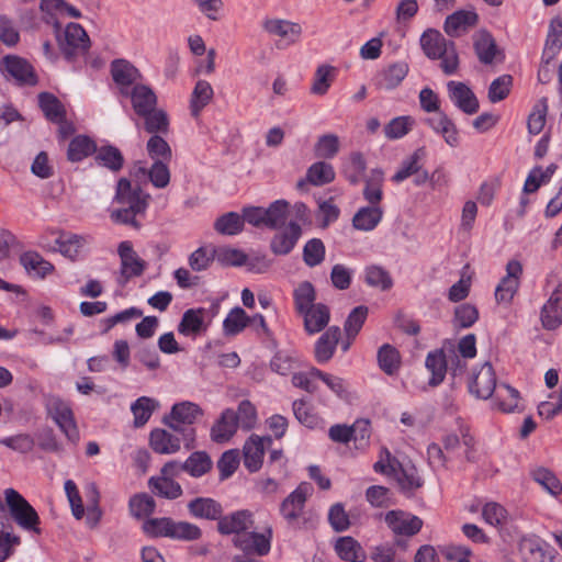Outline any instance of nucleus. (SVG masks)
I'll return each instance as SVG.
<instances>
[{"label":"nucleus","instance_id":"obj_11","mask_svg":"<svg viewBox=\"0 0 562 562\" xmlns=\"http://www.w3.org/2000/svg\"><path fill=\"white\" fill-rule=\"evenodd\" d=\"M110 72L122 97H127L128 90L142 79L140 71L126 59H114L110 65Z\"/></svg>","mask_w":562,"mask_h":562},{"label":"nucleus","instance_id":"obj_33","mask_svg":"<svg viewBox=\"0 0 562 562\" xmlns=\"http://www.w3.org/2000/svg\"><path fill=\"white\" fill-rule=\"evenodd\" d=\"M562 48V20L553 18L549 24V31L542 52V61L549 65Z\"/></svg>","mask_w":562,"mask_h":562},{"label":"nucleus","instance_id":"obj_61","mask_svg":"<svg viewBox=\"0 0 562 562\" xmlns=\"http://www.w3.org/2000/svg\"><path fill=\"white\" fill-rule=\"evenodd\" d=\"M131 515L136 518H143L151 515L155 512V499L148 494H136L128 503Z\"/></svg>","mask_w":562,"mask_h":562},{"label":"nucleus","instance_id":"obj_51","mask_svg":"<svg viewBox=\"0 0 562 562\" xmlns=\"http://www.w3.org/2000/svg\"><path fill=\"white\" fill-rule=\"evenodd\" d=\"M243 228V215L236 212H228L220 216L214 223V229L222 235H237Z\"/></svg>","mask_w":562,"mask_h":562},{"label":"nucleus","instance_id":"obj_20","mask_svg":"<svg viewBox=\"0 0 562 562\" xmlns=\"http://www.w3.org/2000/svg\"><path fill=\"white\" fill-rule=\"evenodd\" d=\"M272 439L270 436L260 437L258 435H251L245 442L244 452V465L250 472H257L263 461L265 456V443L270 445Z\"/></svg>","mask_w":562,"mask_h":562},{"label":"nucleus","instance_id":"obj_16","mask_svg":"<svg viewBox=\"0 0 562 562\" xmlns=\"http://www.w3.org/2000/svg\"><path fill=\"white\" fill-rule=\"evenodd\" d=\"M254 526V515L250 510L241 509L232 514L221 516L217 521V530L221 535H235L236 537L247 533Z\"/></svg>","mask_w":562,"mask_h":562},{"label":"nucleus","instance_id":"obj_19","mask_svg":"<svg viewBox=\"0 0 562 562\" xmlns=\"http://www.w3.org/2000/svg\"><path fill=\"white\" fill-rule=\"evenodd\" d=\"M496 387V375L490 362L482 364L470 381V392L477 398L487 400L492 396Z\"/></svg>","mask_w":562,"mask_h":562},{"label":"nucleus","instance_id":"obj_46","mask_svg":"<svg viewBox=\"0 0 562 562\" xmlns=\"http://www.w3.org/2000/svg\"><path fill=\"white\" fill-rule=\"evenodd\" d=\"M38 103L45 116L52 122L65 120V109L61 102L52 93L42 92L38 94Z\"/></svg>","mask_w":562,"mask_h":562},{"label":"nucleus","instance_id":"obj_63","mask_svg":"<svg viewBox=\"0 0 562 562\" xmlns=\"http://www.w3.org/2000/svg\"><path fill=\"white\" fill-rule=\"evenodd\" d=\"M293 414L297 422L307 428L314 429L321 424V418L304 400H296L292 404Z\"/></svg>","mask_w":562,"mask_h":562},{"label":"nucleus","instance_id":"obj_7","mask_svg":"<svg viewBox=\"0 0 562 562\" xmlns=\"http://www.w3.org/2000/svg\"><path fill=\"white\" fill-rule=\"evenodd\" d=\"M0 72L19 86H35L38 81L33 66L18 55L4 56L0 60Z\"/></svg>","mask_w":562,"mask_h":562},{"label":"nucleus","instance_id":"obj_3","mask_svg":"<svg viewBox=\"0 0 562 562\" xmlns=\"http://www.w3.org/2000/svg\"><path fill=\"white\" fill-rule=\"evenodd\" d=\"M202 415L203 411L198 404L186 401L175 404L170 416L166 418V424L182 436L184 448L188 450L194 447L195 429L192 425Z\"/></svg>","mask_w":562,"mask_h":562},{"label":"nucleus","instance_id":"obj_39","mask_svg":"<svg viewBox=\"0 0 562 562\" xmlns=\"http://www.w3.org/2000/svg\"><path fill=\"white\" fill-rule=\"evenodd\" d=\"M449 360L448 356L442 349L435 350L428 353L426 358V368L431 372L429 384L432 386L439 385L448 371Z\"/></svg>","mask_w":562,"mask_h":562},{"label":"nucleus","instance_id":"obj_5","mask_svg":"<svg viewBox=\"0 0 562 562\" xmlns=\"http://www.w3.org/2000/svg\"><path fill=\"white\" fill-rule=\"evenodd\" d=\"M308 487L300 484L291 492L280 505V514L293 529H301L306 524L304 517L305 503L307 501Z\"/></svg>","mask_w":562,"mask_h":562},{"label":"nucleus","instance_id":"obj_37","mask_svg":"<svg viewBox=\"0 0 562 562\" xmlns=\"http://www.w3.org/2000/svg\"><path fill=\"white\" fill-rule=\"evenodd\" d=\"M383 217V210L379 205L361 207L352 218V225L356 229L370 232L374 229Z\"/></svg>","mask_w":562,"mask_h":562},{"label":"nucleus","instance_id":"obj_2","mask_svg":"<svg viewBox=\"0 0 562 562\" xmlns=\"http://www.w3.org/2000/svg\"><path fill=\"white\" fill-rule=\"evenodd\" d=\"M150 195L142 191L140 188H133L126 178H121L116 184L114 201L124 205V207L111 212V220L119 224L131 225L135 228L140 227V223L136 220L138 215H144Z\"/></svg>","mask_w":562,"mask_h":562},{"label":"nucleus","instance_id":"obj_13","mask_svg":"<svg viewBox=\"0 0 562 562\" xmlns=\"http://www.w3.org/2000/svg\"><path fill=\"white\" fill-rule=\"evenodd\" d=\"M272 529L269 527L263 533L249 531L235 537L233 544L245 553H256L259 557L267 555L271 550Z\"/></svg>","mask_w":562,"mask_h":562},{"label":"nucleus","instance_id":"obj_25","mask_svg":"<svg viewBox=\"0 0 562 562\" xmlns=\"http://www.w3.org/2000/svg\"><path fill=\"white\" fill-rule=\"evenodd\" d=\"M182 436L172 434L166 429H154L149 436L151 449L160 454H173L181 448Z\"/></svg>","mask_w":562,"mask_h":562},{"label":"nucleus","instance_id":"obj_42","mask_svg":"<svg viewBox=\"0 0 562 562\" xmlns=\"http://www.w3.org/2000/svg\"><path fill=\"white\" fill-rule=\"evenodd\" d=\"M139 117L144 119V128L149 134H167L169 131L168 115L161 109L155 106L154 110L147 111V114H140Z\"/></svg>","mask_w":562,"mask_h":562},{"label":"nucleus","instance_id":"obj_48","mask_svg":"<svg viewBox=\"0 0 562 562\" xmlns=\"http://www.w3.org/2000/svg\"><path fill=\"white\" fill-rule=\"evenodd\" d=\"M378 363L384 373L393 375L397 372L401 364L398 351L393 346L384 344L378 351Z\"/></svg>","mask_w":562,"mask_h":562},{"label":"nucleus","instance_id":"obj_4","mask_svg":"<svg viewBox=\"0 0 562 562\" xmlns=\"http://www.w3.org/2000/svg\"><path fill=\"white\" fill-rule=\"evenodd\" d=\"M5 503L12 519L23 530L41 533V519L35 508L15 490L4 491Z\"/></svg>","mask_w":562,"mask_h":562},{"label":"nucleus","instance_id":"obj_21","mask_svg":"<svg viewBox=\"0 0 562 562\" xmlns=\"http://www.w3.org/2000/svg\"><path fill=\"white\" fill-rule=\"evenodd\" d=\"M540 319L543 328L553 330L562 324V283L554 289L541 308Z\"/></svg>","mask_w":562,"mask_h":562},{"label":"nucleus","instance_id":"obj_27","mask_svg":"<svg viewBox=\"0 0 562 562\" xmlns=\"http://www.w3.org/2000/svg\"><path fill=\"white\" fill-rule=\"evenodd\" d=\"M126 98H130L133 110L138 116L147 114V111L157 106V95L150 87L143 83L132 87Z\"/></svg>","mask_w":562,"mask_h":562},{"label":"nucleus","instance_id":"obj_53","mask_svg":"<svg viewBox=\"0 0 562 562\" xmlns=\"http://www.w3.org/2000/svg\"><path fill=\"white\" fill-rule=\"evenodd\" d=\"M158 406V403L147 396L137 398L131 406L136 427L144 426Z\"/></svg>","mask_w":562,"mask_h":562},{"label":"nucleus","instance_id":"obj_38","mask_svg":"<svg viewBox=\"0 0 562 562\" xmlns=\"http://www.w3.org/2000/svg\"><path fill=\"white\" fill-rule=\"evenodd\" d=\"M148 487L155 495L166 499H177L183 494L178 482L161 475L151 476L148 480Z\"/></svg>","mask_w":562,"mask_h":562},{"label":"nucleus","instance_id":"obj_44","mask_svg":"<svg viewBox=\"0 0 562 562\" xmlns=\"http://www.w3.org/2000/svg\"><path fill=\"white\" fill-rule=\"evenodd\" d=\"M97 150L95 143L86 135L74 137L68 146L67 158L72 161H81Z\"/></svg>","mask_w":562,"mask_h":562},{"label":"nucleus","instance_id":"obj_36","mask_svg":"<svg viewBox=\"0 0 562 562\" xmlns=\"http://www.w3.org/2000/svg\"><path fill=\"white\" fill-rule=\"evenodd\" d=\"M337 555L347 562H363L367 558L361 544L352 537H340L335 543Z\"/></svg>","mask_w":562,"mask_h":562},{"label":"nucleus","instance_id":"obj_45","mask_svg":"<svg viewBox=\"0 0 562 562\" xmlns=\"http://www.w3.org/2000/svg\"><path fill=\"white\" fill-rule=\"evenodd\" d=\"M474 49L481 63L492 64L496 55V43L488 32H480L474 40Z\"/></svg>","mask_w":562,"mask_h":562},{"label":"nucleus","instance_id":"obj_34","mask_svg":"<svg viewBox=\"0 0 562 562\" xmlns=\"http://www.w3.org/2000/svg\"><path fill=\"white\" fill-rule=\"evenodd\" d=\"M479 16L474 11L460 10L447 16L443 29L449 36L457 37L461 32L474 26Z\"/></svg>","mask_w":562,"mask_h":562},{"label":"nucleus","instance_id":"obj_28","mask_svg":"<svg viewBox=\"0 0 562 562\" xmlns=\"http://www.w3.org/2000/svg\"><path fill=\"white\" fill-rule=\"evenodd\" d=\"M189 514L199 519L217 520L223 514L222 505L211 497H196L187 505Z\"/></svg>","mask_w":562,"mask_h":562},{"label":"nucleus","instance_id":"obj_30","mask_svg":"<svg viewBox=\"0 0 562 562\" xmlns=\"http://www.w3.org/2000/svg\"><path fill=\"white\" fill-rule=\"evenodd\" d=\"M20 263L31 277L45 279L54 271V266L37 251L29 250L20 256Z\"/></svg>","mask_w":562,"mask_h":562},{"label":"nucleus","instance_id":"obj_43","mask_svg":"<svg viewBox=\"0 0 562 562\" xmlns=\"http://www.w3.org/2000/svg\"><path fill=\"white\" fill-rule=\"evenodd\" d=\"M213 467L210 456L205 451L192 452L183 462L184 472L192 477H201L209 473Z\"/></svg>","mask_w":562,"mask_h":562},{"label":"nucleus","instance_id":"obj_29","mask_svg":"<svg viewBox=\"0 0 562 562\" xmlns=\"http://www.w3.org/2000/svg\"><path fill=\"white\" fill-rule=\"evenodd\" d=\"M205 313L206 311L202 307L187 310L182 314L181 321L178 325L179 334L184 336H195L206 331L209 323L204 319Z\"/></svg>","mask_w":562,"mask_h":562},{"label":"nucleus","instance_id":"obj_10","mask_svg":"<svg viewBox=\"0 0 562 562\" xmlns=\"http://www.w3.org/2000/svg\"><path fill=\"white\" fill-rule=\"evenodd\" d=\"M262 29L269 35L280 38V43L277 45L278 48H284L296 44L303 33V29L300 23L278 18L266 19L262 22Z\"/></svg>","mask_w":562,"mask_h":562},{"label":"nucleus","instance_id":"obj_55","mask_svg":"<svg viewBox=\"0 0 562 562\" xmlns=\"http://www.w3.org/2000/svg\"><path fill=\"white\" fill-rule=\"evenodd\" d=\"M340 148L339 137L336 134H324L318 137L314 153L318 158L331 159L334 158Z\"/></svg>","mask_w":562,"mask_h":562},{"label":"nucleus","instance_id":"obj_52","mask_svg":"<svg viewBox=\"0 0 562 562\" xmlns=\"http://www.w3.org/2000/svg\"><path fill=\"white\" fill-rule=\"evenodd\" d=\"M306 178L314 186H324L335 179V171L330 164L317 161L307 169Z\"/></svg>","mask_w":562,"mask_h":562},{"label":"nucleus","instance_id":"obj_12","mask_svg":"<svg viewBox=\"0 0 562 562\" xmlns=\"http://www.w3.org/2000/svg\"><path fill=\"white\" fill-rule=\"evenodd\" d=\"M522 274V266L517 260H510L506 265V276L495 289V299L497 303L509 305L517 293Z\"/></svg>","mask_w":562,"mask_h":562},{"label":"nucleus","instance_id":"obj_14","mask_svg":"<svg viewBox=\"0 0 562 562\" xmlns=\"http://www.w3.org/2000/svg\"><path fill=\"white\" fill-rule=\"evenodd\" d=\"M385 522L394 535L405 537L415 536L423 527V520L419 517L403 510L386 513Z\"/></svg>","mask_w":562,"mask_h":562},{"label":"nucleus","instance_id":"obj_58","mask_svg":"<svg viewBox=\"0 0 562 562\" xmlns=\"http://www.w3.org/2000/svg\"><path fill=\"white\" fill-rule=\"evenodd\" d=\"M213 88L205 80H199L194 87L191 98V111L193 115H198L199 112L212 100Z\"/></svg>","mask_w":562,"mask_h":562},{"label":"nucleus","instance_id":"obj_22","mask_svg":"<svg viewBox=\"0 0 562 562\" xmlns=\"http://www.w3.org/2000/svg\"><path fill=\"white\" fill-rule=\"evenodd\" d=\"M408 70V64L405 61L390 64L375 75V86L382 90H393L402 83Z\"/></svg>","mask_w":562,"mask_h":562},{"label":"nucleus","instance_id":"obj_1","mask_svg":"<svg viewBox=\"0 0 562 562\" xmlns=\"http://www.w3.org/2000/svg\"><path fill=\"white\" fill-rule=\"evenodd\" d=\"M316 290L310 281H302L293 290L294 310L303 318L308 335L321 333L329 323L330 310L324 303H316Z\"/></svg>","mask_w":562,"mask_h":562},{"label":"nucleus","instance_id":"obj_8","mask_svg":"<svg viewBox=\"0 0 562 562\" xmlns=\"http://www.w3.org/2000/svg\"><path fill=\"white\" fill-rule=\"evenodd\" d=\"M48 414L66 438L71 443L77 445L80 434L69 404L58 397H53L48 402Z\"/></svg>","mask_w":562,"mask_h":562},{"label":"nucleus","instance_id":"obj_6","mask_svg":"<svg viewBox=\"0 0 562 562\" xmlns=\"http://www.w3.org/2000/svg\"><path fill=\"white\" fill-rule=\"evenodd\" d=\"M58 45L65 58L71 61L88 52L90 38L80 24L71 22L66 25L63 37L58 38Z\"/></svg>","mask_w":562,"mask_h":562},{"label":"nucleus","instance_id":"obj_18","mask_svg":"<svg viewBox=\"0 0 562 562\" xmlns=\"http://www.w3.org/2000/svg\"><path fill=\"white\" fill-rule=\"evenodd\" d=\"M447 89L449 98L459 110L470 115L479 111V100L465 83L460 81H449Z\"/></svg>","mask_w":562,"mask_h":562},{"label":"nucleus","instance_id":"obj_49","mask_svg":"<svg viewBox=\"0 0 562 562\" xmlns=\"http://www.w3.org/2000/svg\"><path fill=\"white\" fill-rule=\"evenodd\" d=\"M266 210V227L279 228L285 224L289 214V203L285 200L272 202Z\"/></svg>","mask_w":562,"mask_h":562},{"label":"nucleus","instance_id":"obj_26","mask_svg":"<svg viewBox=\"0 0 562 562\" xmlns=\"http://www.w3.org/2000/svg\"><path fill=\"white\" fill-rule=\"evenodd\" d=\"M547 543L537 536H524L518 542V552L525 562H544L550 554Z\"/></svg>","mask_w":562,"mask_h":562},{"label":"nucleus","instance_id":"obj_31","mask_svg":"<svg viewBox=\"0 0 562 562\" xmlns=\"http://www.w3.org/2000/svg\"><path fill=\"white\" fill-rule=\"evenodd\" d=\"M452 41H448L439 31L426 30L420 36V46L429 59H438Z\"/></svg>","mask_w":562,"mask_h":562},{"label":"nucleus","instance_id":"obj_41","mask_svg":"<svg viewBox=\"0 0 562 562\" xmlns=\"http://www.w3.org/2000/svg\"><path fill=\"white\" fill-rule=\"evenodd\" d=\"M95 161L98 165L108 168L113 172H117L123 168L124 157L117 147L106 145L95 151Z\"/></svg>","mask_w":562,"mask_h":562},{"label":"nucleus","instance_id":"obj_24","mask_svg":"<svg viewBox=\"0 0 562 562\" xmlns=\"http://www.w3.org/2000/svg\"><path fill=\"white\" fill-rule=\"evenodd\" d=\"M237 428L236 413L232 408H226L212 426L211 439L216 443L227 442L236 434Z\"/></svg>","mask_w":562,"mask_h":562},{"label":"nucleus","instance_id":"obj_50","mask_svg":"<svg viewBox=\"0 0 562 562\" xmlns=\"http://www.w3.org/2000/svg\"><path fill=\"white\" fill-rule=\"evenodd\" d=\"M383 172L379 169L371 171L370 177L366 180L363 196L371 205H379L383 196L382 191Z\"/></svg>","mask_w":562,"mask_h":562},{"label":"nucleus","instance_id":"obj_56","mask_svg":"<svg viewBox=\"0 0 562 562\" xmlns=\"http://www.w3.org/2000/svg\"><path fill=\"white\" fill-rule=\"evenodd\" d=\"M548 113V99L541 98L535 104L531 113L528 116L527 127L531 135H538L544 127L546 117Z\"/></svg>","mask_w":562,"mask_h":562},{"label":"nucleus","instance_id":"obj_23","mask_svg":"<svg viewBox=\"0 0 562 562\" xmlns=\"http://www.w3.org/2000/svg\"><path fill=\"white\" fill-rule=\"evenodd\" d=\"M426 124L436 134L440 135L447 145L450 147L459 146V131L453 121L445 112H438L435 116L428 117Z\"/></svg>","mask_w":562,"mask_h":562},{"label":"nucleus","instance_id":"obj_64","mask_svg":"<svg viewBox=\"0 0 562 562\" xmlns=\"http://www.w3.org/2000/svg\"><path fill=\"white\" fill-rule=\"evenodd\" d=\"M513 87V77L502 75L494 79L488 88L487 97L492 103H497L506 99Z\"/></svg>","mask_w":562,"mask_h":562},{"label":"nucleus","instance_id":"obj_9","mask_svg":"<svg viewBox=\"0 0 562 562\" xmlns=\"http://www.w3.org/2000/svg\"><path fill=\"white\" fill-rule=\"evenodd\" d=\"M117 254L121 260L120 277L117 282L125 285L132 278L140 277L147 263L133 249L131 241H121L117 247Z\"/></svg>","mask_w":562,"mask_h":562},{"label":"nucleus","instance_id":"obj_40","mask_svg":"<svg viewBox=\"0 0 562 562\" xmlns=\"http://www.w3.org/2000/svg\"><path fill=\"white\" fill-rule=\"evenodd\" d=\"M250 325V316L239 306L229 311L223 321V333L227 337L240 334L247 326Z\"/></svg>","mask_w":562,"mask_h":562},{"label":"nucleus","instance_id":"obj_60","mask_svg":"<svg viewBox=\"0 0 562 562\" xmlns=\"http://www.w3.org/2000/svg\"><path fill=\"white\" fill-rule=\"evenodd\" d=\"M148 156L154 160L169 162L172 157V150L169 144L160 135H153L146 144Z\"/></svg>","mask_w":562,"mask_h":562},{"label":"nucleus","instance_id":"obj_62","mask_svg":"<svg viewBox=\"0 0 562 562\" xmlns=\"http://www.w3.org/2000/svg\"><path fill=\"white\" fill-rule=\"evenodd\" d=\"M202 536L201 529L189 521H175L172 519V526L169 538L182 541H194L200 539Z\"/></svg>","mask_w":562,"mask_h":562},{"label":"nucleus","instance_id":"obj_15","mask_svg":"<svg viewBox=\"0 0 562 562\" xmlns=\"http://www.w3.org/2000/svg\"><path fill=\"white\" fill-rule=\"evenodd\" d=\"M58 235L55 239L56 247H48L43 241H40V246L53 250L59 251L64 257L75 260L80 255L81 249L89 243V236L77 235L70 232H56Z\"/></svg>","mask_w":562,"mask_h":562},{"label":"nucleus","instance_id":"obj_59","mask_svg":"<svg viewBox=\"0 0 562 562\" xmlns=\"http://www.w3.org/2000/svg\"><path fill=\"white\" fill-rule=\"evenodd\" d=\"M425 155L423 148H418L415 150L407 159H405L398 170L392 177V180L396 183H400L407 179L408 177L418 173L420 170L419 160Z\"/></svg>","mask_w":562,"mask_h":562},{"label":"nucleus","instance_id":"obj_54","mask_svg":"<svg viewBox=\"0 0 562 562\" xmlns=\"http://www.w3.org/2000/svg\"><path fill=\"white\" fill-rule=\"evenodd\" d=\"M364 281L368 285L379 288L382 291L390 290L393 285L390 273L384 268L375 265L366 268Z\"/></svg>","mask_w":562,"mask_h":562},{"label":"nucleus","instance_id":"obj_47","mask_svg":"<svg viewBox=\"0 0 562 562\" xmlns=\"http://www.w3.org/2000/svg\"><path fill=\"white\" fill-rule=\"evenodd\" d=\"M326 256V247L322 239H308L303 246L302 257L308 268H314L323 263Z\"/></svg>","mask_w":562,"mask_h":562},{"label":"nucleus","instance_id":"obj_57","mask_svg":"<svg viewBox=\"0 0 562 562\" xmlns=\"http://www.w3.org/2000/svg\"><path fill=\"white\" fill-rule=\"evenodd\" d=\"M532 479L552 496L562 492V484L553 472L546 468H539L531 472Z\"/></svg>","mask_w":562,"mask_h":562},{"label":"nucleus","instance_id":"obj_35","mask_svg":"<svg viewBox=\"0 0 562 562\" xmlns=\"http://www.w3.org/2000/svg\"><path fill=\"white\" fill-rule=\"evenodd\" d=\"M337 69L334 66L319 65L313 76L310 93L317 97L325 95L335 81Z\"/></svg>","mask_w":562,"mask_h":562},{"label":"nucleus","instance_id":"obj_17","mask_svg":"<svg viewBox=\"0 0 562 562\" xmlns=\"http://www.w3.org/2000/svg\"><path fill=\"white\" fill-rule=\"evenodd\" d=\"M302 236V227L291 221L285 227L277 232L270 241V249L277 256L289 255Z\"/></svg>","mask_w":562,"mask_h":562},{"label":"nucleus","instance_id":"obj_32","mask_svg":"<svg viewBox=\"0 0 562 562\" xmlns=\"http://www.w3.org/2000/svg\"><path fill=\"white\" fill-rule=\"evenodd\" d=\"M340 334V328L338 326H330L317 339L315 344V358L317 362L325 363L331 359L339 341Z\"/></svg>","mask_w":562,"mask_h":562}]
</instances>
